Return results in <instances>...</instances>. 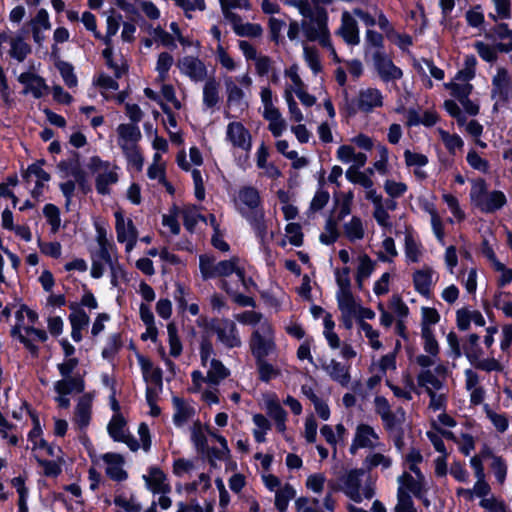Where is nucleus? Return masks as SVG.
<instances>
[{
	"label": "nucleus",
	"mask_w": 512,
	"mask_h": 512,
	"mask_svg": "<svg viewBox=\"0 0 512 512\" xmlns=\"http://www.w3.org/2000/svg\"><path fill=\"white\" fill-rule=\"evenodd\" d=\"M327 19L326 11L318 9L315 11L314 16L302 20L301 28L308 41H318L323 47L329 48L336 59L335 49L329 39L330 34L327 27Z\"/></svg>",
	"instance_id": "f257e3e1"
},
{
	"label": "nucleus",
	"mask_w": 512,
	"mask_h": 512,
	"mask_svg": "<svg viewBox=\"0 0 512 512\" xmlns=\"http://www.w3.org/2000/svg\"><path fill=\"white\" fill-rule=\"evenodd\" d=\"M250 349L255 360L266 358L274 352L275 342L271 324L265 320L255 329L250 339Z\"/></svg>",
	"instance_id": "f03ea898"
},
{
	"label": "nucleus",
	"mask_w": 512,
	"mask_h": 512,
	"mask_svg": "<svg viewBox=\"0 0 512 512\" xmlns=\"http://www.w3.org/2000/svg\"><path fill=\"white\" fill-rule=\"evenodd\" d=\"M238 263L239 258L236 256L217 263L215 257L209 255H201L199 259V267L204 279L226 277L232 273L237 274V270H240Z\"/></svg>",
	"instance_id": "7ed1b4c3"
},
{
	"label": "nucleus",
	"mask_w": 512,
	"mask_h": 512,
	"mask_svg": "<svg viewBox=\"0 0 512 512\" xmlns=\"http://www.w3.org/2000/svg\"><path fill=\"white\" fill-rule=\"evenodd\" d=\"M211 330L217 335L218 340L227 348L240 347L242 342L237 333L236 324L229 319L214 320Z\"/></svg>",
	"instance_id": "20e7f679"
},
{
	"label": "nucleus",
	"mask_w": 512,
	"mask_h": 512,
	"mask_svg": "<svg viewBox=\"0 0 512 512\" xmlns=\"http://www.w3.org/2000/svg\"><path fill=\"white\" fill-rule=\"evenodd\" d=\"M379 436L374 429L367 424H360L356 428L353 442L350 446V453L356 454L359 448H376L379 443Z\"/></svg>",
	"instance_id": "39448f33"
},
{
	"label": "nucleus",
	"mask_w": 512,
	"mask_h": 512,
	"mask_svg": "<svg viewBox=\"0 0 512 512\" xmlns=\"http://www.w3.org/2000/svg\"><path fill=\"white\" fill-rule=\"evenodd\" d=\"M492 98L496 100L494 108L497 109L499 102H506L512 92V80L505 68H499L494 76Z\"/></svg>",
	"instance_id": "423d86ee"
},
{
	"label": "nucleus",
	"mask_w": 512,
	"mask_h": 512,
	"mask_svg": "<svg viewBox=\"0 0 512 512\" xmlns=\"http://www.w3.org/2000/svg\"><path fill=\"white\" fill-rule=\"evenodd\" d=\"M115 218L117 239L120 242H126V251L130 252L136 244L137 230L132 220L129 219L127 222H125L121 212H116Z\"/></svg>",
	"instance_id": "0eeeda50"
},
{
	"label": "nucleus",
	"mask_w": 512,
	"mask_h": 512,
	"mask_svg": "<svg viewBox=\"0 0 512 512\" xmlns=\"http://www.w3.org/2000/svg\"><path fill=\"white\" fill-rule=\"evenodd\" d=\"M224 17L232 24L233 30L238 36L260 37L262 35L263 30L260 25L242 23L241 17L232 11H225Z\"/></svg>",
	"instance_id": "6e6552de"
},
{
	"label": "nucleus",
	"mask_w": 512,
	"mask_h": 512,
	"mask_svg": "<svg viewBox=\"0 0 512 512\" xmlns=\"http://www.w3.org/2000/svg\"><path fill=\"white\" fill-rule=\"evenodd\" d=\"M348 45H357L360 42L357 21L351 13L344 11L341 16V26L337 32Z\"/></svg>",
	"instance_id": "1a4fd4ad"
},
{
	"label": "nucleus",
	"mask_w": 512,
	"mask_h": 512,
	"mask_svg": "<svg viewBox=\"0 0 512 512\" xmlns=\"http://www.w3.org/2000/svg\"><path fill=\"white\" fill-rule=\"evenodd\" d=\"M180 70L194 81H202L207 75V69L204 63L194 57L186 56L178 61Z\"/></svg>",
	"instance_id": "9d476101"
},
{
	"label": "nucleus",
	"mask_w": 512,
	"mask_h": 512,
	"mask_svg": "<svg viewBox=\"0 0 512 512\" xmlns=\"http://www.w3.org/2000/svg\"><path fill=\"white\" fill-rule=\"evenodd\" d=\"M373 60L375 67L383 80L389 81L402 77V71L380 51H376L374 53Z\"/></svg>",
	"instance_id": "9b49d317"
},
{
	"label": "nucleus",
	"mask_w": 512,
	"mask_h": 512,
	"mask_svg": "<svg viewBox=\"0 0 512 512\" xmlns=\"http://www.w3.org/2000/svg\"><path fill=\"white\" fill-rule=\"evenodd\" d=\"M365 469H352L343 478L345 494L355 502H361L360 493L361 477L364 476Z\"/></svg>",
	"instance_id": "f8f14e48"
},
{
	"label": "nucleus",
	"mask_w": 512,
	"mask_h": 512,
	"mask_svg": "<svg viewBox=\"0 0 512 512\" xmlns=\"http://www.w3.org/2000/svg\"><path fill=\"white\" fill-rule=\"evenodd\" d=\"M92 400L93 397L90 393L82 395L75 407L74 422L79 429L86 428L91 420L92 414Z\"/></svg>",
	"instance_id": "ddd939ff"
},
{
	"label": "nucleus",
	"mask_w": 512,
	"mask_h": 512,
	"mask_svg": "<svg viewBox=\"0 0 512 512\" xmlns=\"http://www.w3.org/2000/svg\"><path fill=\"white\" fill-rule=\"evenodd\" d=\"M18 81L25 85L24 93H32L35 98H41L48 90L44 79L39 75L25 72L20 74Z\"/></svg>",
	"instance_id": "4468645a"
},
{
	"label": "nucleus",
	"mask_w": 512,
	"mask_h": 512,
	"mask_svg": "<svg viewBox=\"0 0 512 512\" xmlns=\"http://www.w3.org/2000/svg\"><path fill=\"white\" fill-rule=\"evenodd\" d=\"M227 136L234 146L245 151L251 148V136L241 123H230L227 128Z\"/></svg>",
	"instance_id": "2eb2a0df"
},
{
	"label": "nucleus",
	"mask_w": 512,
	"mask_h": 512,
	"mask_svg": "<svg viewBox=\"0 0 512 512\" xmlns=\"http://www.w3.org/2000/svg\"><path fill=\"white\" fill-rule=\"evenodd\" d=\"M119 136V146L124 149L125 146H136L141 139V131L138 126L134 124H120L117 127Z\"/></svg>",
	"instance_id": "dca6fc26"
},
{
	"label": "nucleus",
	"mask_w": 512,
	"mask_h": 512,
	"mask_svg": "<svg viewBox=\"0 0 512 512\" xmlns=\"http://www.w3.org/2000/svg\"><path fill=\"white\" fill-rule=\"evenodd\" d=\"M103 460L108 465L106 473L111 479L122 481L127 478V473L121 468L123 457L120 454L106 453Z\"/></svg>",
	"instance_id": "f3484780"
},
{
	"label": "nucleus",
	"mask_w": 512,
	"mask_h": 512,
	"mask_svg": "<svg viewBox=\"0 0 512 512\" xmlns=\"http://www.w3.org/2000/svg\"><path fill=\"white\" fill-rule=\"evenodd\" d=\"M322 367L334 381L342 386H347L350 382L349 368L340 362L332 359L329 363H324Z\"/></svg>",
	"instance_id": "a211bd4d"
},
{
	"label": "nucleus",
	"mask_w": 512,
	"mask_h": 512,
	"mask_svg": "<svg viewBox=\"0 0 512 512\" xmlns=\"http://www.w3.org/2000/svg\"><path fill=\"white\" fill-rule=\"evenodd\" d=\"M382 105V95L379 90L368 88L359 93L358 107L360 110L369 112L374 107Z\"/></svg>",
	"instance_id": "6ab92c4d"
},
{
	"label": "nucleus",
	"mask_w": 512,
	"mask_h": 512,
	"mask_svg": "<svg viewBox=\"0 0 512 512\" xmlns=\"http://www.w3.org/2000/svg\"><path fill=\"white\" fill-rule=\"evenodd\" d=\"M84 381L81 376H70L55 383L54 389L59 395H67L72 392L82 393L84 391Z\"/></svg>",
	"instance_id": "aec40b11"
},
{
	"label": "nucleus",
	"mask_w": 512,
	"mask_h": 512,
	"mask_svg": "<svg viewBox=\"0 0 512 512\" xmlns=\"http://www.w3.org/2000/svg\"><path fill=\"white\" fill-rule=\"evenodd\" d=\"M147 486L154 493H168L170 492V486L166 484L164 473L158 468H151L149 476H143Z\"/></svg>",
	"instance_id": "412c9836"
},
{
	"label": "nucleus",
	"mask_w": 512,
	"mask_h": 512,
	"mask_svg": "<svg viewBox=\"0 0 512 512\" xmlns=\"http://www.w3.org/2000/svg\"><path fill=\"white\" fill-rule=\"evenodd\" d=\"M220 83L215 78H209L203 87V103L208 108H213L220 101Z\"/></svg>",
	"instance_id": "4be33fe9"
},
{
	"label": "nucleus",
	"mask_w": 512,
	"mask_h": 512,
	"mask_svg": "<svg viewBox=\"0 0 512 512\" xmlns=\"http://www.w3.org/2000/svg\"><path fill=\"white\" fill-rule=\"evenodd\" d=\"M229 370L222 364L221 361L212 358L210 366L207 371L205 381L209 384L218 385L223 379L228 377Z\"/></svg>",
	"instance_id": "5701e85b"
},
{
	"label": "nucleus",
	"mask_w": 512,
	"mask_h": 512,
	"mask_svg": "<svg viewBox=\"0 0 512 512\" xmlns=\"http://www.w3.org/2000/svg\"><path fill=\"white\" fill-rule=\"evenodd\" d=\"M505 203V195L500 191H493L490 194L487 193L485 199L480 202L479 208L484 212L490 213L500 209Z\"/></svg>",
	"instance_id": "b1692460"
},
{
	"label": "nucleus",
	"mask_w": 512,
	"mask_h": 512,
	"mask_svg": "<svg viewBox=\"0 0 512 512\" xmlns=\"http://www.w3.org/2000/svg\"><path fill=\"white\" fill-rule=\"evenodd\" d=\"M256 367L259 379L263 382H269L271 379L278 377L281 373L280 369L269 363L266 358L257 359Z\"/></svg>",
	"instance_id": "393cba45"
},
{
	"label": "nucleus",
	"mask_w": 512,
	"mask_h": 512,
	"mask_svg": "<svg viewBox=\"0 0 512 512\" xmlns=\"http://www.w3.org/2000/svg\"><path fill=\"white\" fill-rule=\"evenodd\" d=\"M413 281L415 285V289L424 296H428L430 294V286H431V270L423 269L418 270L413 275Z\"/></svg>",
	"instance_id": "a878e982"
},
{
	"label": "nucleus",
	"mask_w": 512,
	"mask_h": 512,
	"mask_svg": "<svg viewBox=\"0 0 512 512\" xmlns=\"http://www.w3.org/2000/svg\"><path fill=\"white\" fill-rule=\"evenodd\" d=\"M10 45V56L19 62L24 61L26 56L31 52V47L26 42H24L22 37L11 38Z\"/></svg>",
	"instance_id": "bb28decb"
},
{
	"label": "nucleus",
	"mask_w": 512,
	"mask_h": 512,
	"mask_svg": "<svg viewBox=\"0 0 512 512\" xmlns=\"http://www.w3.org/2000/svg\"><path fill=\"white\" fill-rule=\"evenodd\" d=\"M337 302L341 313H357L358 303L352 294L349 292H337Z\"/></svg>",
	"instance_id": "cd10ccee"
},
{
	"label": "nucleus",
	"mask_w": 512,
	"mask_h": 512,
	"mask_svg": "<svg viewBox=\"0 0 512 512\" xmlns=\"http://www.w3.org/2000/svg\"><path fill=\"white\" fill-rule=\"evenodd\" d=\"M241 203L249 209H254L260 204V196L256 188L246 186L240 189L238 194Z\"/></svg>",
	"instance_id": "c85d7f7f"
},
{
	"label": "nucleus",
	"mask_w": 512,
	"mask_h": 512,
	"mask_svg": "<svg viewBox=\"0 0 512 512\" xmlns=\"http://www.w3.org/2000/svg\"><path fill=\"white\" fill-rule=\"evenodd\" d=\"M364 465L367 471H371L379 466L383 469H388L392 465V460L382 453H371L364 459Z\"/></svg>",
	"instance_id": "c756f323"
},
{
	"label": "nucleus",
	"mask_w": 512,
	"mask_h": 512,
	"mask_svg": "<svg viewBox=\"0 0 512 512\" xmlns=\"http://www.w3.org/2000/svg\"><path fill=\"white\" fill-rule=\"evenodd\" d=\"M295 490L290 484H285L284 487L276 492L275 506L280 512H284L287 509L289 501L294 498Z\"/></svg>",
	"instance_id": "7c9ffc66"
},
{
	"label": "nucleus",
	"mask_w": 512,
	"mask_h": 512,
	"mask_svg": "<svg viewBox=\"0 0 512 512\" xmlns=\"http://www.w3.org/2000/svg\"><path fill=\"white\" fill-rule=\"evenodd\" d=\"M418 385L424 387L426 392L428 389L439 390L442 387V382L431 370H423L417 377Z\"/></svg>",
	"instance_id": "2f4dec72"
},
{
	"label": "nucleus",
	"mask_w": 512,
	"mask_h": 512,
	"mask_svg": "<svg viewBox=\"0 0 512 512\" xmlns=\"http://www.w3.org/2000/svg\"><path fill=\"white\" fill-rule=\"evenodd\" d=\"M397 501L395 512H417L411 496L402 486L397 490Z\"/></svg>",
	"instance_id": "473e14b6"
},
{
	"label": "nucleus",
	"mask_w": 512,
	"mask_h": 512,
	"mask_svg": "<svg viewBox=\"0 0 512 512\" xmlns=\"http://www.w3.org/2000/svg\"><path fill=\"white\" fill-rule=\"evenodd\" d=\"M422 338L424 339L425 351L432 355V357H436L439 353V346L434 338L432 329L426 324H422Z\"/></svg>",
	"instance_id": "72a5a7b5"
},
{
	"label": "nucleus",
	"mask_w": 512,
	"mask_h": 512,
	"mask_svg": "<svg viewBox=\"0 0 512 512\" xmlns=\"http://www.w3.org/2000/svg\"><path fill=\"white\" fill-rule=\"evenodd\" d=\"M117 180L118 176L115 172L105 170L103 173H99L96 178V189L100 194H108V185L116 183Z\"/></svg>",
	"instance_id": "f704fd0d"
},
{
	"label": "nucleus",
	"mask_w": 512,
	"mask_h": 512,
	"mask_svg": "<svg viewBox=\"0 0 512 512\" xmlns=\"http://www.w3.org/2000/svg\"><path fill=\"white\" fill-rule=\"evenodd\" d=\"M398 481L402 484V487L408 492L413 493L416 497L420 498L422 493V484L419 479H415L409 473H404L399 477Z\"/></svg>",
	"instance_id": "c9c22d12"
},
{
	"label": "nucleus",
	"mask_w": 512,
	"mask_h": 512,
	"mask_svg": "<svg viewBox=\"0 0 512 512\" xmlns=\"http://www.w3.org/2000/svg\"><path fill=\"white\" fill-rule=\"evenodd\" d=\"M222 289H224L233 299L235 303H237L240 306H249V307H255L256 303L255 300L252 297L245 296L243 294L237 293L236 291H233L226 280H223L221 283Z\"/></svg>",
	"instance_id": "e433bc0d"
},
{
	"label": "nucleus",
	"mask_w": 512,
	"mask_h": 512,
	"mask_svg": "<svg viewBox=\"0 0 512 512\" xmlns=\"http://www.w3.org/2000/svg\"><path fill=\"white\" fill-rule=\"evenodd\" d=\"M58 168L64 173V176H74L80 169L79 155L74 153L73 156L67 160L61 161Z\"/></svg>",
	"instance_id": "4c0bfd02"
},
{
	"label": "nucleus",
	"mask_w": 512,
	"mask_h": 512,
	"mask_svg": "<svg viewBox=\"0 0 512 512\" xmlns=\"http://www.w3.org/2000/svg\"><path fill=\"white\" fill-rule=\"evenodd\" d=\"M345 233L350 240L362 239L364 229L359 218L353 217L352 220L345 225Z\"/></svg>",
	"instance_id": "58836bf2"
},
{
	"label": "nucleus",
	"mask_w": 512,
	"mask_h": 512,
	"mask_svg": "<svg viewBox=\"0 0 512 512\" xmlns=\"http://www.w3.org/2000/svg\"><path fill=\"white\" fill-rule=\"evenodd\" d=\"M124 425L125 421L120 415L114 416L110 421L108 425V432L115 441L124 439Z\"/></svg>",
	"instance_id": "ea45409f"
},
{
	"label": "nucleus",
	"mask_w": 512,
	"mask_h": 512,
	"mask_svg": "<svg viewBox=\"0 0 512 512\" xmlns=\"http://www.w3.org/2000/svg\"><path fill=\"white\" fill-rule=\"evenodd\" d=\"M169 336L170 354L173 357H178L182 351V345L177 335V328L174 323H169L167 326Z\"/></svg>",
	"instance_id": "a19ab883"
},
{
	"label": "nucleus",
	"mask_w": 512,
	"mask_h": 512,
	"mask_svg": "<svg viewBox=\"0 0 512 512\" xmlns=\"http://www.w3.org/2000/svg\"><path fill=\"white\" fill-rule=\"evenodd\" d=\"M182 217L184 225L189 231H193L199 219L205 221V217L197 212L196 207H188L184 209L182 211Z\"/></svg>",
	"instance_id": "79ce46f5"
},
{
	"label": "nucleus",
	"mask_w": 512,
	"mask_h": 512,
	"mask_svg": "<svg viewBox=\"0 0 512 512\" xmlns=\"http://www.w3.org/2000/svg\"><path fill=\"white\" fill-rule=\"evenodd\" d=\"M326 233L320 235V241L324 244H332L338 237L337 223L333 218H328L325 225Z\"/></svg>",
	"instance_id": "37998d69"
},
{
	"label": "nucleus",
	"mask_w": 512,
	"mask_h": 512,
	"mask_svg": "<svg viewBox=\"0 0 512 512\" xmlns=\"http://www.w3.org/2000/svg\"><path fill=\"white\" fill-rule=\"evenodd\" d=\"M225 86L228 94L227 102L229 104L239 103L243 99L244 92L233 82L231 78L225 80Z\"/></svg>",
	"instance_id": "c03bdc74"
},
{
	"label": "nucleus",
	"mask_w": 512,
	"mask_h": 512,
	"mask_svg": "<svg viewBox=\"0 0 512 512\" xmlns=\"http://www.w3.org/2000/svg\"><path fill=\"white\" fill-rule=\"evenodd\" d=\"M346 177L354 182L362 185L365 188H371L373 182L370 178H368L364 173L359 172L355 166H351L347 172Z\"/></svg>",
	"instance_id": "a18cd8bd"
},
{
	"label": "nucleus",
	"mask_w": 512,
	"mask_h": 512,
	"mask_svg": "<svg viewBox=\"0 0 512 512\" xmlns=\"http://www.w3.org/2000/svg\"><path fill=\"white\" fill-rule=\"evenodd\" d=\"M125 156L127 157L130 164L135 166L138 170H141L143 165V158L141 154L139 153L136 146H125L124 149H122Z\"/></svg>",
	"instance_id": "49530a36"
},
{
	"label": "nucleus",
	"mask_w": 512,
	"mask_h": 512,
	"mask_svg": "<svg viewBox=\"0 0 512 512\" xmlns=\"http://www.w3.org/2000/svg\"><path fill=\"white\" fill-rule=\"evenodd\" d=\"M32 175H34L37 179L42 181L50 180V175L41 168L40 162L30 165L23 174V178L26 181H29Z\"/></svg>",
	"instance_id": "de8ad7c7"
},
{
	"label": "nucleus",
	"mask_w": 512,
	"mask_h": 512,
	"mask_svg": "<svg viewBox=\"0 0 512 512\" xmlns=\"http://www.w3.org/2000/svg\"><path fill=\"white\" fill-rule=\"evenodd\" d=\"M487 195V187L484 180L480 179L476 181L471 190V198L475 202L476 206H480Z\"/></svg>",
	"instance_id": "09e8293b"
},
{
	"label": "nucleus",
	"mask_w": 512,
	"mask_h": 512,
	"mask_svg": "<svg viewBox=\"0 0 512 512\" xmlns=\"http://www.w3.org/2000/svg\"><path fill=\"white\" fill-rule=\"evenodd\" d=\"M172 64H173V57L169 53L162 52L159 54L158 61H157V71L159 72L160 78L162 80L165 79L166 74H167L168 70L170 69V67L172 66Z\"/></svg>",
	"instance_id": "8fccbe9b"
},
{
	"label": "nucleus",
	"mask_w": 512,
	"mask_h": 512,
	"mask_svg": "<svg viewBox=\"0 0 512 512\" xmlns=\"http://www.w3.org/2000/svg\"><path fill=\"white\" fill-rule=\"evenodd\" d=\"M236 320L246 325H256L263 322V315L255 311H245L235 316Z\"/></svg>",
	"instance_id": "3c124183"
},
{
	"label": "nucleus",
	"mask_w": 512,
	"mask_h": 512,
	"mask_svg": "<svg viewBox=\"0 0 512 512\" xmlns=\"http://www.w3.org/2000/svg\"><path fill=\"white\" fill-rule=\"evenodd\" d=\"M449 88L452 90V95L459 101L468 98L472 91V85L469 83H451Z\"/></svg>",
	"instance_id": "603ef678"
},
{
	"label": "nucleus",
	"mask_w": 512,
	"mask_h": 512,
	"mask_svg": "<svg viewBox=\"0 0 512 512\" xmlns=\"http://www.w3.org/2000/svg\"><path fill=\"white\" fill-rule=\"evenodd\" d=\"M43 213L52 225L53 231L56 232L60 226L59 209L53 204H47L43 209Z\"/></svg>",
	"instance_id": "864d4df0"
},
{
	"label": "nucleus",
	"mask_w": 512,
	"mask_h": 512,
	"mask_svg": "<svg viewBox=\"0 0 512 512\" xmlns=\"http://www.w3.org/2000/svg\"><path fill=\"white\" fill-rule=\"evenodd\" d=\"M476 58L474 56H467L465 60V68L457 74V79L463 81L470 80L475 75Z\"/></svg>",
	"instance_id": "5fc2aeb1"
},
{
	"label": "nucleus",
	"mask_w": 512,
	"mask_h": 512,
	"mask_svg": "<svg viewBox=\"0 0 512 512\" xmlns=\"http://www.w3.org/2000/svg\"><path fill=\"white\" fill-rule=\"evenodd\" d=\"M286 232L290 235L289 242L294 246H300L303 243V234L301 226L298 223H289L286 226Z\"/></svg>",
	"instance_id": "6e6d98bb"
},
{
	"label": "nucleus",
	"mask_w": 512,
	"mask_h": 512,
	"mask_svg": "<svg viewBox=\"0 0 512 512\" xmlns=\"http://www.w3.org/2000/svg\"><path fill=\"white\" fill-rule=\"evenodd\" d=\"M58 68L60 70V73L65 81V83L69 87H74L77 84V78L75 74L73 73V67L66 62H61L58 64Z\"/></svg>",
	"instance_id": "4d7b16f0"
},
{
	"label": "nucleus",
	"mask_w": 512,
	"mask_h": 512,
	"mask_svg": "<svg viewBox=\"0 0 512 512\" xmlns=\"http://www.w3.org/2000/svg\"><path fill=\"white\" fill-rule=\"evenodd\" d=\"M440 134L443 142L450 152L454 153L456 149H460L463 146V141L459 136L455 134L451 135L445 131H440Z\"/></svg>",
	"instance_id": "13d9d810"
},
{
	"label": "nucleus",
	"mask_w": 512,
	"mask_h": 512,
	"mask_svg": "<svg viewBox=\"0 0 512 512\" xmlns=\"http://www.w3.org/2000/svg\"><path fill=\"white\" fill-rule=\"evenodd\" d=\"M374 262L367 254H363L359 257V266L357 268V274L360 277H369L374 269Z\"/></svg>",
	"instance_id": "bf43d9fd"
},
{
	"label": "nucleus",
	"mask_w": 512,
	"mask_h": 512,
	"mask_svg": "<svg viewBox=\"0 0 512 512\" xmlns=\"http://www.w3.org/2000/svg\"><path fill=\"white\" fill-rule=\"evenodd\" d=\"M304 56H305V60L309 64L310 68L315 73L319 72L321 69V65L319 62L317 50L312 47L304 46Z\"/></svg>",
	"instance_id": "052dcab7"
},
{
	"label": "nucleus",
	"mask_w": 512,
	"mask_h": 512,
	"mask_svg": "<svg viewBox=\"0 0 512 512\" xmlns=\"http://www.w3.org/2000/svg\"><path fill=\"white\" fill-rule=\"evenodd\" d=\"M285 98L289 107V112L291 117L296 122H301L303 120V115L299 110L296 101L293 98L292 92L290 90L285 91Z\"/></svg>",
	"instance_id": "680f3d73"
},
{
	"label": "nucleus",
	"mask_w": 512,
	"mask_h": 512,
	"mask_svg": "<svg viewBox=\"0 0 512 512\" xmlns=\"http://www.w3.org/2000/svg\"><path fill=\"white\" fill-rule=\"evenodd\" d=\"M475 48L479 55L488 62H494L497 59V54L494 48L483 42H476Z\"/></svg>",
	"instance_id": "e2e57ef3"
},
{
	"label": "nucleus",
	"mask_w": 512,
	"mask_h": 512,
	"mask_svg": "<svg viewBox=\"0 0 512 512\" xmlns=\"http://www.w3.org/2000/svg\"><path fill=\"white\" fill-rule=\"evenodd\" d=\"M404 158L408 166H424L428 163V159L425 155L413 153L410 150L404 152Z\"/></svg>",
	"instance_id": "0e129e2a"
},
{
	"label": "nucleus",
	"mask_w": 512,
	"mask_h": 512,
	"mask_svg": "<svg viewBox=\"0 0 512 512\" xmlns=\"http://www.w3.org/2000/svg\"><path fill=\"white\" fill-rule=\"evenodd\" d=\"M267 410L268 415L273 418L275 421L277 420H286V412L281 407V405L274 400L267 402Z\"/></svg>",
	"instance_id": "69168bd1"
},
{
	"label": "nucleus",
	"mask_w": 512,
	"mask_h": 512,
	"mask_svg": "<svg viewBox=\"0 0 512 512\" xmlns=\"http://www.w3.org/2000/svg\"><path fill=\"white\" fill-rule=\"evenodd\" d=\"M72 328H83L89 323V317L83 310H76L69 316Z\"/></svg>",
	"instance_id": "338daca9"
},
{
	"label": "nucleus",
	"mask_w": 512,
	"mask_h": 512,
	"mask_svg": "<svg viewBox=\"0 0 512 512\" xmlns=\"http://www.w3.org/2000/svg\"><path fill=\"white\" fill-rule=\"evenodd\" d=\"M115 505L123 508L126 512H140L142 507L140 504L127 500L123 496H116L114 499Z\"/></svg>",
	"instance_id": "774afa93"
}]
</instances>
